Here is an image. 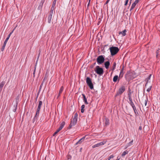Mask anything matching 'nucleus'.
Here are the masks:
<instances>
[{"label": "nucleus", "instance_id": "17", "mask_svg": "<svg viewBox=\"0 0 160 160\" xmlns=\"http://www.w3.org/2000/svg\"><path fill=\"white\" fill-rule=\"evenodd\" d=\"M39 112H40L39 111H36L35 116L34 118L33 119V120H34V121H35L36 119H37V118L39 116Z\"/></svg>", "mask_w": 160, "mask_h": 160}, {"label": "nucleus", "instance_id": "50", "mask_svg": "<svg viewBox=\"0 0 160 160\" xmlns=\"http://www.w3.org/2000/svg\"><path fill=\"white\" fill-rule=\"evenodd\" d=\"M117 160H119V159H117Z\"/></svg>", "mask_w": 160, "mask_h": 160}, {"label": "nucleus", "instance_id": "25", "mask_svg": "<svg viewBox=\"0 0 160 160\" xmlns=\"http://www.w3.org/2000/svg\"><path fill=\"white\" fill-rule=\"evenodd\" d=\"M118 75H115L113 78V81L114 82H116L118 79Z\"/></svg>", "mask_w": 160, "mask_h": 160}, {"label": "nucleus", "instance_id": "11", "mask_svg": "<svg viewBox=\"0 0 160 160\" xmlns=\"http://www.w3.org/2000/svg\"><path fill=\"white\" fill-rule=\"evenodd\" d=\"M65 124V123L64 122H62L60 124V126L59 127L57 130V131L58 132L63 128Z\"/></svg>", "mask_w": 160, "mask_h": 160}, {"label": "nucleus", "instance_id": "27", "mask_svg": "<svg viewBox=\"0 0 160 160\" xmlns=\"http://www.w3.org/2000/svg\"><path fill=\"white\" fill-rule=\"evenodd\" d=\"M42 101H40L39 102V103L38 106V108H41V106L42 105Z\"/></svg>", "mask_w": 160, "mask_h": 160}, {"label": "nucleus", "instance_id": "29", "mask_svg": "<svg viewBox=\"0 0 160 160\" xmlns=\"http://www.w3.org/2000/svg\"><path fill=\"white\" fill-rule=\"evenodd\" d=\"M5 84V82H2L0 84V88H1L2 89V87H3L4 84Z\"/></svg>", "mask_w": 160, "mask_h": 160}, {"label": "nucleus", "instance_id": "3", "mask_svg": "<svg viewBox=\"0 0 160 160\" xmlns=\"http://www.w3.org/2000/svg\"><path fill=\"white\" fill-rule=\"evenodd\" d=\"M94 71L97 74L100 75H102L104 72L103 68L100 67L98 66H97L95 67Z\"/></svg>", "mask_w": 160, "mask_h": 160}, {"label": "nucleus", "instance_id": "6", "mask_svg": "<svg viewBox=\"0 0 160 160\" xmlns=\"http://www.w3.org/2000/svg\"><path fill=\"white\" fill-rule=\"evenodd\" d=\"M86 83L88 86H89L90 88L91 89H92L93 88V84L92 83L91 79L89 77H87L86 78Z\"/></svg>", "mask_w": 160, "mask_h": 160}, {"label": "nucleus", "instance_id": "28", "mask_svg": "<svg viewBox=\"0 0 160 160\" xmlns=\"http://www.w3.org/2000/svg\"><path fill=\"white\" fill-rule=\"evenodd\" d=\"M128 153V151H124L123 153H122V156H124L126 154H127V153Z\"/></svg>", "mask_w": 160, "mask_h": 160}, {"label": "nucleus", "instance_id": "31", "mask_svg": "<svg viewBox=\"0 0 160 160\" xmlns=\"http://www.w3.org/2000/svg\"><path fill=\"white\" fill-rule=\"evenodd\" d=\"M132 108H133V109L134 111V112L135 114H138V112L137 110L136 109L135 107H134Z\"/></svg>", "mask_w": 160, "mask_h": 160}, {"label": "nucleus", "instance_id": "45", "mask_svg": "<svg viewBox=\"0 0 160 160\" xmlns=\"http://www.w3.org/2000/svg\"><path fill=\"white\" fill-rule=\"evenodd\" d=\"M90 1H91V0H89L88 3V6H89V5L90 4Z\"/></svg>", "mask_w": 160, "mask_h": 160}, {"label": "nucleus", "instance_id": "43", "mask_svg": "<svg viewBox=\"0 0 160 160\" xmlns=\"http://www.w3.org/2000/svg\"><path fill=\"white\" fill-rule=\"evenodd\" d=\"M142 127L141 126L139 127V130H142Z\"/></svg>", "mask_w": 160, "mask_h": 160}, {"label": "nucleus", "instance_id": "15", "mask_svg": "<svg viewBox=\"0 0 160 160\" xmlns=\"http://www.w3.org/2000/svg\"><path fill=\"white\" fill-rule=\"evenodd\" d=\"M82 95L83 97V101L84 102L85 104H88V102L87 101V99L86 98L85 95L84 94H82Z\"/></svg>", "mask_w": 160, "mask_h": 160}, {"label": "nucleus", "instance_id": "20", "mask_svg": "<svg viewBox=\"0 0 160 160\" xmlns=\"http://www.w3.org/2000/svg\"><path fill=\"white\" fill-rule=\"evenodd\" d=\"M63 89H64V88H63V87L62 86L61 87V88L59 90V92L58 93V98L60 96L61 94L62 93V91L63 90Z\"/></svg>", "mask_w": 160, "mask_h": 160}, {"label": "nucleus", "instance_id": "16", "mask_svg": "<svg viewBox=\"0 0 160 160\" xmlns=\"http://www.w3.org/2000/svg\"><path fill=\"white\" fill-rule=\"evenodd\" d=\"M127 32V31L126 29H124L123 31L122 32H120L119 34H122V36H124L126 35V32Z\"/></svg>", "mask_w": 160, "mask_h": 160}, {"label": "nucleus", "instance_id": "52", "mask_svg": "<svg viewBox=\"0 0 160 160\" xmlns=\"http://www.w3.org/2000/svg\"><path fill=\"white\" fill-rule=\"evenodd\" d=\"M129 160H131V159H129Z\"/></svg>", "mask_w": 160, "mask_h": 160}, {"label": "nucleus", "instance_id": "14", "mask_svg": "<svg viewBox=\"0 0 160 160\" xmlns=\"http://www.w3.org/2000/svg\"><path fill=\"white\" fill-rule=\"evenodd\" d=\"M52 14H49L48 18V22L50 23L51 22Z\"/></svg>", "mask_w": 160, "mask_h": 160}, {"label": "nucleus", "instance_id": "44", "mask_svg": "<svg viewBox=\"0 0 160 160\" xmlns=\"http://www.w3.org/2000/svg\"><path fill=\"white\" fill-rule=\"evenodd\" d=\"M45 78H44V79H43V81H42V84H41V85L40 87H41V86L42 85L43 83V82H44V81L45 80Z\"/></svg>", "mask_w": 160, "mask_h": 160}, {"label": "nucleus", "instance_id": "12", "mask_svg": "<svg viewBox=\"0 0 160 160\" xmlns=\"http://www.w3.org/2000/svg\"><path fill=\"white\" fill-rule=\"evenodd\" d=\"M129 103L130 105L132 106V108H133L135 107L133 103L132 102V99L130 95L129 96Z\"/></svg>", "mask_w": 160, "mask_h": 160}, {"label": "nucleus", "instance_id": "30", "mask_svg": "<svg viewBox=\"0 0 160 160\" xmlns=\"http://www.w3.org/2000/svg\"><path fill=\"white\" fill-rule=\"evenodd\" d=\"M54 9V7H52V6L51 8L50 12L49 13L50 14H52L53 12V10Z\"/></svg>", "mask_w": 160, "mask_h": 160}, {"label": "nucleus", "instance_id": "49", "mask_svg": "<svg viewBox=\"0 0 160 160\" xmlns=\"http://www.w3.org/2000/svg\"><path fill=\"white\" fill-rule=\"evenodd\" d=\"M95 64H96V62H95V63H94L93 65V66H94V65H95Z\"/></svg>", "mask_w": 160, "mask_h": 160}, {"label": "nucleus", "instance_id": "48", "mask_svg": "<svg viewBox=\"0 0 160 160\" xmlns=\"http://www.w3.org/2000/svg\"><path fill=\"white\" fill-rule=\"evenodd\" d=\"M130 94H131V93H130V92L129 93H128V96H129V95H130V96H131V95H130Z\"/></svg>", "mask_w": 160, "mask_h": 160}, {"label": "nucleus", "instance_id": "18", "mask_svg": "<svg viewBox=\"0 0 160 160\" xmlns=\"http://www.w3.org/2000/svg\"><path fill=\"white\" fill-rule=\"evenodd\" d=\"M14 30V29L8 35V37L5 40L4 42H5L7 43L8 40L9 39L11 35L12 34V33H13Z\"/></svg>", "mask_w": 160, "mask_h": 160}, {"label": "nucleus", "instance_id": "13", "mask_svg": "<svg viewBox=\"0 0 160 160\" xmlns=\"http://www.w3.org/2000/svg\"><path fill=\"white\" fill-rule=\"evenodd\" d=\"M45 2V0H42L41 2L40 3L38 8V9L40 10L42 8V6H43V4L44 3V2Z\"/></svg>", "mask_w": 160, "mask_h": 160}, {"label": "nucleus", "instance_id": "22", "mask_svg": "<svg viewBox=\"0 0 160 160\" xmlns=\"http://www.w3.org/2000/svg\"><path fill=\"white\" fill-rule=\"evenodd\" d=\"M104 123L106 125H108L109 124V120L108 118H106L104 120Z\"/></svg>", "mask_w": 160, "mask_h": 160}, {"label": "nucleus", "instance_id": "19", "mask_svg": "<svg viewBox=\"0 0 160 160\" xmlns=\"http://www.w3.org/2000/svg\"><path fill=\"white\" fill-rule=\"evenodd\" d=\"M110 64V63L109 61H106L105 62V67L107 69H108V68Z\"/></svg>", "mask_w": 160, "mask_h": 160}, {"label": "nucleus", "instance_id": "35", "mask_svg": "<svg viewBox=\"0 0 160 160\" xmlns=\"http://www.w3.org/2000/svg\"><path fill=\"white\" fill-rule=\"evenodd\" d=\"M36 65H35V66L34 67V70L33 71V74L34 77H35V73L36 72Z\"/></svg>", "mask_w": 160, "mask_h": 160}, {"label": "nucleus", "instance_id": "51", "mask_svg": "<svg viewBox=\"0 0 160 160\" xmlns=\"http://www.w3.org/2000/svg\"><path fill=\"white\" fill-rule=\"evenodd\" d=\"M15 111H16V110H15H15H14V112H15Z\"/></svg>", "mask_w": 160, "mask_h": 160}, {"label": "nucleus", "instance_id": "24", "mask_svg": "<svg viewBox=\"0 0 160 160\" xmlns=\"http://www.w3.org/2000/svg\"><path fill=\"white\" fill-rule=\"evenodd\" d=\"M6 44H7L6 42H4L3 44L2 48H1V51H3L5 49V48L6 46Z\"/></svg>", "mask_w": 160, "mask_h": 160}, {"label": "nucleus", "instance_id": "41", "mask_svg": "<svg viewBox=\"0 0 160 160\" xmlns=\"http://www.w3.org/2000/svg\"><path fill=\"white\" fill-rule=\"evenodd\" d=\"M151 76V74H150L149 75V76L148 77V78H147V79H148V80L150 79ZM147 82H148V80Z\"/></svg>", "mask_w": 160, "mask_h": 160}, {"label": "nucleus", "instance_id": "36", "mask_svg": "<svg viewBox=\"0 0 160 160\" xmlns=\"http://www.w3.org/2000/svg\"><path fill=\"white\" fill-rule=\"evenodd\" d=\"M114 157V156L112 155H111L108 158V160H110V159L112 158H113Z\"/></svg>", "mask_w": 160, "mask_h": 160}, {"label": "nucleus", "instance_id": "8", "mask_svg": "<svg viewBox=\"0 0 160 160\" xmlns=\"http://www.w3.org/2000/svg\"><path fill=\"white\" fill-rule=\"evenodd\" d=\"M106 142V141H104L103 142H100L98 143L97 144L93 145L92 146V148H95L99 147L100 146L103 145H104L105 144Z\"/></svg>", "mask_w": 160, "mask_h": 160}, {"label": "nucleus", "instance_id": "42", "mask_svg": "<svg viewBox=\"0 0 160 160\" xmlns=\"http://www.w3.org/2000/svg\"><path fill=\"white\" fill-rule=\"evenodd\" d=\"M40 109H41V108L38 107L37 109V111H40Z\"/></svg>", "mask_w": 160, "mask_h": 160}, {"label": "nucleus", "instance_id": "40", "mask_svg": "<svg viewBox=\"0 0 160 160\" xmlns=\"http://www.w3.org/2000/svg\"><path fill=\"white\" fill-rule=\"evenodd\" d=\"M58 132L56 130V131L53 134V136H55Z\"/></svg>", "mask_w": 160, "mask_h": 160}, {"label": "nucleus", "instance_id": "47", "mask_svg": "<svg viewBox=\"0 0 160 160\" xmlns=\"http://www.w3.org/2000/svg\"><path fill=\"white\" fill-rule=\"evenodd\" d=\"M109 0H107V1L106 2L105 4H107L109 2Z\"/></svg>", "mask_w": 160, "mask_h": 160}, {"label": "nucleus", "instance_id": "33", "mask_svg": "<svg viewBox=\"0 0 160 160\" xmlns=\"http://www.w3.org/2000/svg\"><path fill=\"white\" fill-rule=\"evenodd\" d=\"M143 102H144L145 106H146V105H147L148 99H146L145 100H143Z\"/></svg>", "mask_w": 160, "mask_h": 160}, {"label": "nucleus", "instance_id": "39", "mask_svg": "<svg viewBox=\"0 0 160 160\" xmlns=\"http://www.w3.org/2000/svg\"><path fill=\"white\" fill-rule=\"evenodd\" d=\"M128 0H126L125 2V3L124 4V5L125 6H126L127 5L128 3Z\"/></svg>", "mask_w": 160, "mask_h": 160}, {"label": "nucleus", "instance_id": "1", "mask_svg": "<svg viewBox=\"0 0 160 160\" xmlns=\"http://www.w3.org/2000/svg\"><path fill=\"white\" fill-rule=\"evenodd\" d=\"M111 52V54L112 56L116 54L119 51V49L118 47H112L109 48Z\"/></svg>", "mask_w": 160, "mask_h": 160}, {"label": "nucleus", "instance_id": "9", "mask_svg": "<svg viewBox=\"0 0 160 160\" xmlns=\"http://www.w3.org/2000/svg\"><path fill=\"white\" fill-rule=\"evenodd\" d=\"M145 87L146 88H148L147 89V91L148 92H149L151 90L152 88V85L149 83L148 82H147L145 85Z\"/></svg>", "mask_w": 160, "mask_h": 160}, {"label": "nucleus", "instance_id": "37", "mask_svg": "<svg viewBox=\"0 0 160 160\" xmlns=\"http://www.w3.org/2000/svg\"><path fill=\"white\" fill-rule=\"evenodd\" d=\"M133 142V140H132L130 142L128 143V146H131L132 144V143Z\"/></svg>", "mask_w": 160, "mask_h": 160}, {"label": "nucleus", "instance_id": "7", "mask_svg": "<svg viewBox=\"0 0 160 160\" xmlns=\"http://www.w3.org/2000/svg\"><path fill=\"white\" fill-rule=\"evenodd\" d=\"M77 122V118L76 117H74L72 120L71 121V122L69 125V128H71L74 126L76 123Z\"/></svg>", "mask_w": 160, "mask_h": 160}, {"label": "nucleus", "instance_id": "23", "mask_svg": "<svg viewBox=\"0 0 160 160\" xmlns=\"http://www.w3.org/2000/svg\"><path fill=\"white\" fill-rule=\"evenodd\" d=\"M124 73L123 72V68L121 70L119 77L122 78L123 77Z\"/></svg>", "mask_w": 160, "mask_h": 160}, {"label": "nucleus", "instance_id": "34", "mask_svg": "<svg viewBox=\"0 0 160 160\" xmlns=\"http://www.w3.org/2000/svg\"><path fill=\"white\" fill-rule=\"evenodd\" d=\"M56 1H57V0H54V1H53V4H52V7H54L55 5L56 4Z\"/></svg>", "mask_w": 160, "mask_h": 160}, {"label": "nucleus", "instance_id": "46", "mask_svg": "<svg viewBox=\"0 0 160 160\" xmlns=\"http://www.w3.org/2000/svg\"><path fill=\"white\" fill-rule=\"evenodd\" d=\"M74 117H76L77 118V114H75Z\"/></svg>", "mask_w": 160, "mask_h": 160}, {"label": "nucleus", "instance_id": "2", "mask_svg": "<svg viewBox=\"0 0 160 160\" xmlns=\"http://www.w3.org/2000/svg\"><path fill=\"white\" fill-rule=\"evenodd\" d=\"M126 79L129 81L132 80L134 78L133 73L131 72H128L125 75Z\"/></svg>", "mask_w": 160, "mask_h": 160}, {"label": "nucleus", "instance_id": "4", "mask_svg": "<svg viewBox=\"0 0 160 160\" xmlns=\"http://www.w3.org/2000/svg\"><path fill=\"white\" fill-rule=\"evenodd\" d=\"M104 57L102 55L98 56L97 59V61L98 64L102 63L104 61Z\"/></svg>", "mask_w": 160, "mask_h": 160}, {"label": "nucleus", "instance_id": "38", "mask_svg": "<svg viewBox=\"0 0 160 160\" xmlns=\"http://www.w3.org/2000/svg\"><path fill=\"white\" fill-rule=\"evenodd\" d=\"M159 50H158L156 51V57L157 58H158V53L159 52Z\"/></svg>", "mask_w": 160, "mask_h": 160}, {"label": "nucleus", "instance_id": "32", "mask_svg": "<svg viewBox=\"0 0 160 160\" xmlns=\"http://www.w3.org/2000/svg\"><path fill=\"white\" fill-rule=\"evenodd\" d=\"M116 64L115 62L113 63V66H112V70L113 71L114 70V69H115V68H116Z\"/></svg>", "mask_w": 160, "mask_h": 160}, {"label": "nucleus", "instance_id": "5", "mask_svg": "<svg viewBox=\"0 0 160 160\" xmlns=\"http://www.w3.org/2000/svg\"><path fill=\"white\" fill-rule=\"evenodd\" d=\"M125 90V87L124 86H121L117 92L116 97L119 95H121Z\"/></svg>", "mask_w": 160, "mask_h": 160}, {"label": "nucleus", "instance_id": "21", "mask_svg": "<svg viewBox=\"0 0 160 160\" xmlns=\"http://www.w3.org/2000/svg\"><path fill=\"white\" fill-rule=\"evenodd\" d=\"M85 138V137H83L82 138L80 139L78 142L76 143V144H80L81 142L84 141Z\"/></svg>", "mask_w": 160, "mask_h": 160}, {"label": "nucleus", "instance_id": "26", "mask_svg": "<svg viewBox=\"0 0 160 160\" xmlns=\"http://www.w3.org/2000/svg\"><path fill=\"white\" fill-rule=\"evenodd\" d=\"M85 106L84 105H83L81 106V112L82 113H83L84 111V108H85Z\"/></svg>", "mask_w": 160, "mask_h": 160}, {"label": "nucleus", "instance_id": "10", "mask_svg": "<svg viewBox=\"0 0 160 160\" xmlns=\"http://www.w3.org/2000/svg\"><path fill=\"white\" fill-rule=\"evenodd\" d=\"M140 0H136L135 2L133 3L130 9V11H131L135 7L136 4L138 3Z\"/></svg>", "mask_w": 160, "mask_h": 160}]
</instances>
